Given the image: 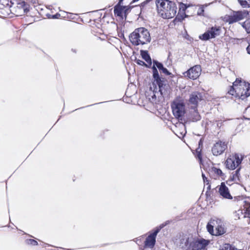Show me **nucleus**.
Masks as SVG:
<instances>
[{
    "instance_id": "obj_1",
    "label": "nucleus",
    "mask_w": 250,
    "mask_h": 250,
    "mask_svg": "<svg viewBox=\"0 0 250 250\" xmlns=\"http://www.w3.org/2000/svg\"><path fill=\"white\" fill-rule=\"evenodd\" d=\"M153 65L152 67L153 81L149 89L152 92V100H155L157 98L164 97L169 92V85L167 80L160 76L157 68L161 73H163L166 75L169 76L172 74L164 67L161 62L156 60H153Z\"/></svg>"
},
{
    "instance_id": "obj_2",
    "label": "nucleus",
    "mask_w": 250,
    "mask_h": 250,
    "mask_svg": "<svg viewBox=\"0 0 250 250\" xmlns=\"http://www.w3.org/2000/svg\"><path fill=\"white\" fill-rule=\"evenodd\" d=\"M155 3L158 13L163 19H171L175 16L177 7L173 1L168 0H156Z\"/></svg>"
},
{
    "instance_id": "obj_3",
    "label": "nucleus",
    "mask_w": 250,
    "mask_h": 250,
    "mask_svg": "<svg viewBox=\"0 0 250 250\" xmlns=\"http://www.w3.org/2000/svg\"><path fill=\"white\" fill-rule=\"evenodd\" d=\"M129 40L131 43L135 46L144 45L151 41L150 33L147 29L144 27H140L130 34Z\"/></svg>"
},
{
    "instance_id": "obj_4",
    "label": "nucleus",
    "mask_w": 250,
    "mask_h": 250,
    "mask_svg": "<svg viewBox=\"0 0 250 250\" xmlns=\"http://www.w3.org/2000/svg\"><path fill=\"white\" fill-rule=\"evenodd\" d=\"M172 112L175 117L179 120H183L186 113L185 104L183 99L177 98L171 103Z\"/></svg>"
},
{
    "instance_id": "obj_5",
    "label": "nucleus",
    "mask_w": 250,
    "mask_h": 250,
    "mask_svg": "<svg viewBox=\"0 0 250 250\" xmlns=\"http://www.w3.org/2000/svg\"><path fill=\"white\" fill-rule=\"evenodd\" d=\"M208 232L215 235H220L225 232V229L221 220L212 219L210 220L207 226Z\"/></svg>"
},
{
    "instance_id": "obj_6",
    "label": "nucleus",
    "mask_w": 250,
    "mask_h": 250,
    "mask_svg": "<svg viewBox=\"0 0 250 250\" xmlns=\"http://www.w3.org/2000/svg\"><path fill=\"white\" fill-rule=\"evenodd\" d=\"M238 80L237 87L236 88L237 96L239 98L244 100L250 96V84L245 82H242L241 80Z\"/></svg>"
},
{
    "instance_id": "obj_7",
    "label": "nucleus",
    "mask_w": 250,
    "mask_h": 250,
    "mask_svg": "<svg viewBox=\"0 0 250 250\" xmlns=\"http://www.w3.org/2000/svg\"><path fill=\"white\" fill-rule=\"evenodd\" d=\"M243 159V156L241 154L235 153L229 157L226 162L228 168L233 170L238 167Z\"/></svg>"
},
{
    "instance_id": "obj_8",
    "label": "nucleus",
    "mask_w": 250,
    "mask_h": 250,
    "mask_svg": "<svg viewBox=\"0 0 250 250\" xmlns=\"http://www.w3.org/2000/svg\"><path fill=\"white\" fill-rule=\"evenodd\" d=\"M221 28L219 26L211 27L208 28L204 34L200 35L199 38L201 40L208 41L219 36Z\"/></svg>"
},
{
    "instance_id": "obj_9",
    "label": "nucleus",
    "mask_w": 250,
    "mask_h": 250,
    "mask_svg": "<svg viewBox=\"0 0 250 250\" xmlns=\"http://www.w3.org/2000/svg\"><path fill=\"white\" fill-rule=\"evenodd\" d=\"M168 223H165V224H162L160 225V226L152 232L146 238L145 241V246L146 247H148L150 248H152L154 246L156 242V237L157 234L160 231V230L163 229L165 226H166Z\"/></svg>"
},
{
    "instance_id": "obj_10",
    "label": "nucleus",
    "mask_w": 250,
    "mask_h": 250,
    "mask_svg": "<svg viewBox=\"0 0 250 250\" xmlns=\"http://www.w3.org/2000/svg\"><path fill=\"white\" fill-rule=\"evenodd\" d=\"M248 15V11L245 10L233 11L230 15L229 16L228 21L229 24L233 23L243 20L246 18Z\"/></svg>"
},
{
    "instance_id": "obj_11",
    "label": "nucleus",
    "mask_w": 250,
    "mask_h": 250,
    "mask_svg": "<svg viewBox=\"0 0 250 250\" xmlns=\"http://www.w3.org/2000/svg\"><path fill=\"white\" fill-rule=\"evenodd\" d=\"M209 240L203 238H194L192 240V250H204L209 244Z\"/></svg>"
},
{
    "instance_id": "obj_12",
    "label": "nucleus",
    "mask_w": 250,
    "mask_h": 250,
    "mask_svg": "<svg viewBox=\"0 0 250 250\" xmlns=\"http://www.w3.org/2000/svg\"><path fill=\"white\" fill-rule=\"evenodd\" d=\"M201 72V68L200 65H196L184 72V75L189 79L195 80L199 77Z\"/></svg>"
},
{
    "instance_id": "obj_13",
    "label": "nucleus",
    "mask_w": 250,
    "mask_h": 250,
    "mask_svg": "<svg viewBox=\"0 0 250 250\" xmlns=\"http://www.w3.org/2000/svg\"><path fill=\"white\" fill-rule=\"evenodd\" d=\"M227 147V144L225 142L218 141L214 144L211 151L213 155L218 156L222 154Z\"/></svg>"
},
{
    "instance_id": "obj_14",
    "label": "nucleus",
    "mask_w": 250,
    "mask_h": 250,
    "mask_svg": "<svg viewBox=\"0 0 250 250\" xmlns=\"http://www.w3.org/2000/svg\"><path fill=\"white\" fill-rule=\"evenodd\" d=\"M203 99L202 95L201 93L194 91L189 95L188 100V104L191 105V107H196L199 102Z\"/></svg>"
},
{
    "instance_id": "obj_15",
    "label": "nucleus",
    "mask_w": 250,
    "mask_h": 250,
    "mask_svg": "<svg viewBox=\"0 0 250 250\" xmlns=\"http://www.w3.org/2000/svg\"><path fill=\"white\" fill-rule=\"evenodd\" d=\"M192 236L184 237L180 240L179 246L184 250H192Z\"/></svg>"
},
{
    "instance_id": "obj_16",
    "label": "nucleus",
    "mask_w": 250,
    "mask_h": 250,
    "mask_svg": "<svg viewBox=\"0 0 250 250\" xmlns=\"http://www.w3.org/2000/svg\"><path fill=\"white\" fill-rule=\"evenodd\" d=\"M219 194L224 198L232 199V196L229 193L228 188L226 186L225 183H221V185L217 187Z\"/></svg>"
},
{
    "instance_id": "obj_17",
    "label": "nucleus",
    "mask_w": 250,
    "mask_h": 250,
    "mask_svg": "<svg viewBox=\"0 0 250 250\" xmlns=\"http://www.w3.org/2000/svg\"><path fill=\"white\" fill-rule=\"evenodd\" d=\"M209 174L210 176L214 179H216L220 177L224 178L225 175L220 169L214 167H212L209 169Z\"/></svg>"
},
{
    "instance_id": "obj_18",
    "label": "nucleus",
    "mask_w": 250,
    "mask_h": 250,
    "mask_svg": "<svg viewBox=\"0 0 250 250\" xmlns=\"http://www.w3.org/2000/svg\"><path fill=\"white\" fill-rule=\"evenodd\" d=\"M123 0H119L118 3L114 7V14L118 17H122L123 16L122 13L124 11L125 14L127 12L128 8L125 6H121V4Z\"/></svg>"
},
{
    "instance_id": "obj_19",
    "label": "nucleus",
    "mask_w": 250,
    "mask_h": 250,
    "mask_svg": "<svg viewBox=\"0 0 250 250\" xmlns=\"http://www.w3.org/2000/svg\"><path fill=\"white\" fill-rule=\"evenodd\" d=\"M188 7V6H187L186 4L182 2H180L179 5V11L183 12V15H184V16L181 15L180 17L178 14L176 18L178 19L179 20H183L185 17H187L185 12Z\"/></svg>"
},
{
    "instance_id": "obj_20",
    "label": "nucleus",
    "mask_w": 250,
    "mask_h": 250,
    "mask_svg": "<svg viewBox=\"0 0 250 250\" xmlns=\"http://www.w3.org/2000/svg\"><path fill=\"white\" fill-rule=\"evenodd\" d=\"M141 55L142 58L147 62L148 67H150L152 64V61L147 51L141 50Z\"/></svg>"
},
{
    "instance_id": "obj_21",
    "label": "nucleus",
    "mask_w": 250,
    "mask_h": 250,
    "mask_svg": "<svg viewBox=\"0 0 250 250\" xmlns=\"http://www.w3.org/2000/svg\"><path fill=\"white\" fill-rule=\"evenodd\" d=\"M193 111L190 113V119L192 121H197L200 120L201 116L196 109V107H192Z\"/></svg>"
},
{
    "instance_id": "obj_22",
    "label": "nucleus",
    "mask_w": 250,
    "mask_h": 250,
    "mask_svg": "<svg viewBox=\"0 0 250 250\" xmlns=\"http://www.w3.org/2000/svg\"><path fill=\"white\" fill-rule=\"evenodd\" d=\"M237 83L238 80H236V81L233 83L232 86L231 87L230 90L229 91V93L230 95L234 96L236 97H238L237 96V91L236 90V88L237 87Z\"/></svg>"
},
{
    "instance_id": "obj_23",
    "label": "nucleus",
    "mask_w": 250,
    "mask_h": 250,
    "mask_svg": "<svg viewBox=\"0 0 250 250\" xmlns=\"http://www.w3.org/2000/svg\"><path fill=\"white\" fill-rule=\"evenodd\" d=\"M242 26L245 29L248 33H250V18H249L243 22Z\"/></svg>"
},
{
    "instance_id": "obj_24",
    "label": "nucleus",
    "mask_w": 250,
    "mask_h": 250,
    "mask_svg": "<svg viewBox=\"0 0 250 250\" xmlns=\"http://www.w3.org/2000/svg\"><path fill=\"white\" fill-rule=\"evenodd\" d=\"M240 4L244 8L250 7V0H238Z\"/></svg>"
},
{
    "instance_id": "obj_25",
    "label": "nucleus",
    "mask_w": 250,
    "mask_h": 250,
    "mask_svg": "<svg viewBox=\"0 0 250 250\" xmlns=\"http://www.w3.org/2000/svg\"><path fill=\"white\" fill-rule=\"evenodd\" d=\"M207 6V4L201 5L197 11V15L198 16H204V8Z\"/></svg>"
},
{
    "instance_id": "obj_26",
    "label": "nucleus",
    "mask_w": 250,
    "mask_h": 250,
    "mask_svg": "<svg viewBox=\"0 0 250 250\" xmlns=\"http://www.w3.org/2000/svg\"><path fill=\"white\" fill-rule=\"evenodd\" d=\"M135 62H136L137 64L140 65L146 66V67H148V65L142 60H136Z\"/></svg>"
},
{
    "instance_id": "obj_27",
    "label": "nucleus",
    "mask_w": 250,
    "mask_h": 250,
    "mask_svg": "<svg viewBox=\"0 0 250 250\" xmlns=\"http://www.w3.org/2000/svg\"><path fill=\"white\" fill-rule=\"evenodd\" d=\"M28 243L32 245L33 246H36L38 244V242L34 239L28 240Z\"/></svg>"
},
{
    "instance_id": "obj_28",
    "label": "nucleus",
    "mask_w": 250,
    "mask_h": 250,
    "mask_svg": "<svg viewBox=\"0 0 250 250\" xmlns=\"http://www.w3.org/2000/svg\"><path fill=\"white\" fill-rule=\"evenodd\" d=\"M199 148H197V149H196V152H197V153H198L197 157H198V158H199V159H201V153H200V150L199 151Z\"/></svg>"
},
{
    "instance_id": "obj_29",
    "label": "nucleus",
    "mask_w": 250,
    "mask_h": 250,
    "mask_svg": "<svg viewBox=\"0 0 250 250\" xmlns=\"http://www.w3.org/2000/svg\"><path fill=\"white\" fill-rule=\"evenodd\" d=\"M239 171H240V168H238L235 171V175H236V176L237 177H238V174H239Z\"/></svg>"
},
{
    "instance_id": "obj_30",
    "label": "nucleus",
    "mask_w": 250,
    "mask_h": 250,
    "mask_svg": "<svg viewBox=\"0 0 250 250\" xmlns=\"http://www.w3.org/2000/svg\"><path fill=\"white\" fill-rule=\"evenodd\" d=\"M247 50L248 53L250 54V44L248 45V46L247 48Z\"/></svg>"
},
{
    "instance_id": "obj_31",
    "label": "nucleus",
    "mask_w": 250,
    "mask_h": 250,
    "mask_svg": "<svg viewBox=\"0 0 250 250\" xmlns=\"http://www.w3.org/2000/svg\"><path fill=\"white\" fill-rule=\"evenodd\" d=\"M58 16H60V15L57 14H56V15H54L53 16V19H57V18H58Z\"/></svg>"
},
{
    "instance_id": "obj_32",
    "label": "nucleus",
    "mask_w": 250,
    "mask_h": 250,
    "mask_svg": "<svg viewBox=\"0 0 250 250\" xmlns=\"http://www.w3.org/2000/svg\"><path fill=\"white\" fill-rule=\"evenodd\" d=\"M202 177L204 182H205V180H207V178L205 177V174H204L203 173H202Z\"/></svg>"
},
{
    "instance_id": "obj_33",
    "label": "nucleus",
    "mask_w": 250,
    "mask_h": 250,
    "mask_svg": "<svg viewBox=\"0 0 250 250\" xmlns=\"http://www.w3.org/2000/svg\"><path fill=\"white\" fill-rule=\"evenodd\" d=\"M250 111V107L247 108L246 109V112H249V111Z\"/></svg>"
},
{
    "instance_id": "obj_34",
    "label": "nucleus",
    "mask_w": 250,
    "mask_h": 250,
    "mask_svg": "<svg viewBox=\"0 0 250 250\" xmlns=\"http://www.w3.org/2000/svg\"><path fill=\"white\" fill-rule=\"evenodd\" d=\"M247 210L250 211V203L249 205V207H248Z\"/></svg>"
},
{
    "instance_id": "obj_35",
    "label": "nucleus",
    "mask_w": 250,
    "mask_h": 250,
    "mask_svg": "<svg viewBox=\"0 0 250 250\" xmlns=\"http://www.w3.org/2000/svg\"><path fill=\"white\" fill-rule=\"evenodd\" d=\"M26 10H27L26 8H24V12H25V11H26Z\"/></svg>"
}]
</instances>
